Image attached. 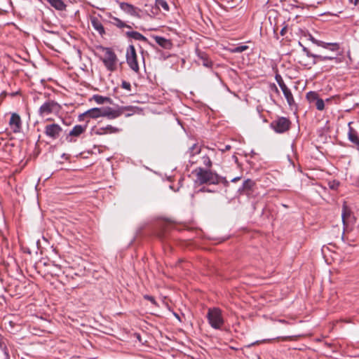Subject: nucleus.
<instances>
[{
	"label": "nucleus",
	"mask_w": 359,
	"mask_h": 359,
	"mask_svg": "<svg viewBox=\"0 0 359 359\" xmlns=\"http://www.w3.org/2000/svg\"><path fill=\"white\" fill-rule=\"evenodd\" d=\"M193 174L196 176V182L199 184H217L220 182H226L224 178L210 170L197 168L193 171Z\"/></svg>",
	"instance_id": "f257e3e1"
},
{
	"label": "nucleus",
	"mask_w": 359,
	"mask_h": 359,
	"mask_svg": "<svg viewBox=\"0 0 359 359\" xmlns=\"http://www.w3.org/2000/svg\"><path fill=\"white\" fill-rule=\"evenodd\" d=\"M101 60L107 70L114 72L117 69L118 58L115 53L109 48H101Z\"/></svg>",
	"instance_id": "f03ea898"
},
{
	"label": "nucleus",
	"mask_w": 359,
	"mask_h": 359,
	"mask_svg": "<svg viewBox=\"0 0 359 359\" xmlns=\"http://www.w3.org/2000/svg\"><path fill=\"white\" fill-rule=\"evenodd\" d=\"M207 318L210 326L216 330L222 329L224 324L222 311L218 308L209 309Z\"/></svg>",
	"instance_id": "7ed1b4c3"
},
{
	"label": "nucleus",
	"mask_w": 359,
	"mask_h": 359,
	"mask_svg": "<svg viewBox=\"0 0 359 359\" xmlns=\"http://www.w3.org/2000/svg\"><path fill=\"white\" fill-rule=\"evenodd\" d=\"M126 62L130 68L137 73L140 70L137 55L133 45H130L126 50Z\"/></svg>",
	"instance_id": "20e7f679"
},
{
	"label": "nucleus",
	"mask_w": 359,
	"mask_h": 359,
	"mask_svg": "<svg viewBox=\"0 0 359 359\" xmlns=\"http://www.w3.org/2000/svg\"><path fill=\"white\" fill-rule=\"evenodd\" d=\"M291 121L285 117H278L273 120L271 124V128L277 133H283L290 128Z\"/></svg>",
	"instance_id": "39448f33"
},
{
	"label": "nucleus",
	"mask_w": 359,
	"mask_h": 359,
	"mask_svg": "<svg viewBox=\"0 0 359 359\" xmlns=\"http://www.w3.org/2000/svg\"><path fill=\"white\" fill-rule=\"evenodd\" d=\"M60 109V106L53 100H48L44 102L39 109V114L44 117L50 114L57 113Z\"/></svg>",
	"instance_id": "423d86ee"
},
{
	"label": "nucleus",
	"mask_w": 359,
	"mask_h": 359,
	"mask_svg": "<svg viewBox=\"0 0 359 359\" xmlns=\"http://www.w3.org/2000/svg\"><path fill=\"white\" fill-rule=\"evenodd\" d=\"M62 133V128L57 123H48L45 126L43 133L53 140L60 137Z\"/></svg>",
	"instance_id": "0eeeda50"
},
{
	"label": "nucleus",
	"mask_w": 359,
	"mask_h": 359,
	"mask_svg": "<svg viewBox=\"0 0 359 359\" xmlns=\"http://www.w3.org/2000/svg\"><path fill=\"white\" fill-rule=\"evenodd\" d=\"M101 116L107 117L109 119L116 118L122 115L125 110H130L129 108H121L118 109H114L111 107H100Z\"/></svg>",
	"instance_id": "6e6552de"
},
{
	"label": "nucleus",
	"mask_w": 359,
	"mask_h": 359,
	"mask_svg": "<svg viewBox=\"0 0 359 359\" xmlns=\"http://www.w3.org/2000/svg\"><path fill=\"white\" fill-rule=\"evenodd\" d=\"M9 126L13 133H19L22 128V121L19 114L13 113L11 114Z\"/></svg>",
	"instance_id": "1a4fd4ad"
},
{
	"label": "nucleus",
	"mask_w": 359,
	"mask_h": 359,
	"mask_svg": "<svg viewBox=\"0 0 359 359\" xmlns=\"http://www.w3.org/2000/svg\"><path fill=\"white\" fill-rule=\"evenodd\" d=\"M120 129L114 127L111 125H107L105 127H100L93 130L94 133L97 135H104L108 134L118 133L120 132Z\"/></svg>",
	"instance_id": "9d476101"
},
{
	"label": "nucleus",
	"mask_w": 359,
	"mask_h": 359,
	"mask_svg": "<svg viewBox=\"0 0 359 359\" xmlns=\"http://www.w3.org/2000/svg\"><path fill=\"white\" fill-rule=\"evenodd\" d=\"M311 40L313 43H315L318 46L329 49L332 51H337L339 49V45L337 43H326L323 41L317 40L313 37H312Z\"/></svg>",
	"instance_id": "9b49d317"
},
{
	"label": "nucleus",
	"mask_w": 359,
	"mask_h": 359,
	"mask_svg": "<svg viewBox=\"0 0 359 359\" xmlns=\"http://www.w3.org/2000/svg\"><path fill=\"white\" fill-rule=\"evenodd\" d=\"M90 23L92 27L96 30L101 36L105 34V30L101 20L95 16L90 18Z\"/></svg>",
	"instance_id": "f8f14e48"
},
{
	"label": "nucleus",
	"mask_w": 359,
	"mask_h": 359,
	"mask_svg": "<svg viewBox=\"0 0 359 359\" xmlns=\"http://www.w3.org/2000/svg\"><path fill=\"white\" fill-rule=\"evenodd\" d=\"M154 39L158 45H159L161 47L165 49L170 50L172 47V43L171 42V41L164 37L156 36H154Z\"/></svg>",
	"instance_id": "ddd939ff"
},
{
	"label": "nucleus",
	"mask_w": 359,
	"mask_h": 359,
	"mask_svg": "<svg viewBox=\"0 0 359 359\" xmlns=\"http://www.w3.org/2000/svg\"><path fill=\"white\" fill-rule=\"evenodd\" d=\"M161 9H163L165 12H168L170 11V7L166 1L156 0L155 8H152L151 12L153 13H157V11Z\"/></svg>",
	"instance_id": "4468645a"
},
{
	"label": "nucleus",
	"mask_w": 359,
	"mask_h": 359,
	"mask_svg": "<svg viewBox=\"0 0 359 359\" xmlns=\"http://www.w3.org/2000/svg\"><path fill=\"white\" fill-rule=\"evenodd\" d=\"M351 123L350 122L348 123V140L353 142V144H356L357 146H359V137L358 136V133L355 129H353L351 126Z\"/></svg>",
	"instance_id": "2eb2a0df"
},
{
	"label": "nucleus",
	"mask_w": 359,
	"mask_h": 359,
	"mask_svg": "<svg viewBox=\"0 0 359 359\" xmlns=\"http://www.w3.org/2000/svg\"><path fill=\"white\" fill-rule=\"evenodd\" d=\"M196 51L198 57L202 60L203 65L207 67H210L212 63L209 60L208 55L205 52L201 51L198 49H197Z\"/></svg>",
	"instance_id": "dca6fc26"
},
{
	"label": "nucleus",
	"mask_w": 359,
	"mask_h": 359,
	"mask_svg": "<svg viewBox=\"0 0 359 359\" xmlns=\"http://www.w3.org/2000/svg\"><path fill=\"white\" fill-rule=\"evenodd\" d=\"M52 7L57 11H65L66 5L62 0H46Z\"/></svg>",
	"instance_id": "f3484780"
},
{
	"label": "nucleus",
	"mask_w": 359,
	"mask_h": 359,
	"mask_svg": "<svg viewBox=\"0 0 359 359\" xmlns=\"http://www.w3.org/2000/svg\"><path fill=\"white\" fill-rule=\"evenodd\" d=\"M86 130V127L81 126V125H76L75 126L72 130L69 133V137H77L80 136L83 133H84Z\"/></svg>",
	"instance_id": "a211bd4d"
},
{
	"label": "nucleus",
	"mask_w": 359,
	"mask_h": 359,
	"mask_svg": "<svg viewBox=\"0 0 359 359\" xmlns=\"http://www.w3.org/2000/svg\"><path fill=\"white\" fill-rule=\"evenodd\" d=\"M120 8L122 11H123L124 12H126L127 13L130 14L131 15H135L137 13L136 8L130 4L124 3V2L121 3Z\"/></svg>",
	"instance_id": "6ab92c4d"
},
{
	"label": "nucleus",
	"mask_w": 359,
	"mask_h": 359,
	"mask_svg": "<svg viewBox=\"0 0 359 359\" xmlns=\"http://www.w3.org/2000/svg\"><path fill=\"white\" fill-rule=\"evenodd\" d=\"M325 60H334L337 63L340 62V60L337 57L323 56L320 55H316V56H314V60L312 61L311 65H315L318 62Z\"/></svg>",
	"instance_id": "aec40b11"
},
{
	"label": "nucleus",
	"mask_w": 359,
	"mask_h": 359,
	"mask_svg": "<svg viewBox=\"0 0 359 359\" xmlns=\"http://www.w3.org/2000/svg\"><path fill=\"white\" fill-rule=\"evenodd\" d=\"M351 215V210L347 207L346 204L343 205L341 218L344 226L348 225V219Z\"/></svg>",
	"instance_id": "412c9836"
},
{
	"label": "nucleus",
	"mask_w": 359,
	"mask_h": 359,
	"mask_svg": "<svg viewBox=\"0 0 359 359\" xmlns=\"http://www.w3.org/2000/svg\"><path fill=\"white\" fill-rule=\"evenodd\" d=\"M83 115L87 116L92 118H97L99 117H102L100 108L98 107L90 109L86 111Z\"/></svg>",
	"instance_id": "4be33fe9"
},
{
	"label": "nucleus",
	"mask_w": 359,
	"mask_h": 359,
	"mask_svg": "<svg viewBox=\"0 0 359 359\" xmlns=\"http://www.w3.org/2000/svg\"><path fill=\"white\" fill-rule=\"evenodd\" d=\"M283 95L290 106H292L294 104V100L292 94L291 90L287 87L281 89Z\"/></svg>",
	"instance_id": "5701e85b"
},
{
	"label": "nucleus",
	"mask_w": 359,
	"mask_h": 359,
	"mask_svg": "<svg viewBox=\"0 0 359 359\" xmlns=\"http://www.w3.org/2000/svg\"><path fill=\"white\" fill-rule=\"evenodd\" d=\"M127 36L137 41H146L147 38L137 32H128Z\"/></svg>",
	"instance_id": "b1692460"
},
{
	"label": "nucleus",
	"mask_w": 359,
	"mask_h": 359,
	"mask_svg": "<svg viewBox=\"0 0 359 359\" xmlns=\"http://www.w3.org/2000/svg\"><path fill=\"white\" fill-rule=\"evenodd\" d=\"M93 99L98 104H102L105 102H111V98L99 95H93Z\"/></svg>",
	"instance_id": "393cba45"
},
{
	"label": "nucleus",
	"mask_w": 359,
	"mask_h": 359,
	"mask_svg": "<svg viewBox=\"0 0 359 359\" xmlns=\"http://www.w3.org/2000/svg\"><path fill=\"white\" fill-rule=\"evenodd\" d=\"M306 99L310 103L314 104L319 99V95L315 91H310L306 94Z\"/></svg>",
	"instance_id": "a878e982"
},
{
	"label": "nucleus",
	"mask_w": 359,
	"mask_h": 359,
	"mask_svg": "<svg viewBox=\"0 0 359 359\" xmlns=\"http://www.w3.org/2000/svg\"><path fill=\"white\" fill-rule=\"evenodd\" d=\"M113 24L118 28L128 27L131 28L130 26L126 25L124 22L118 19V18L113 17Z\"/></svg>",
	"instance_id": "bb28decb"
},
{
	"label": "nucleus",
	"mask_w": 359,
	"mask_h": 359,
	"mask_svg": "<svg viewBox=\"0 0 359 359\" xmlns=\"http://www.w3.org/2000/svg\"><path fill=\"white\" fill-rule=\"evenodd\" d=\"M314 104L319 111H323L325 109V102L320 97L314 102Z\"/></svg>",
	"instance_id": "cd10ccee"
},
{
	"label": "nucleus",
	"mask_w": 359,
	"mask_h": 359,
	"mask_svg": "<svg viewBox=\"0 0 359 359\" xmlns=\"http://www.w3.org/2000/svg\"><path fill=\"white\" fill-rule=\"evenodd\" d=\"M202 162L203 165L208 168H210L212 166V161L208 156H204L202 157Z\"/></svg>",
	"instance_id": "c85d7f7f"
},
{
	"label": "nucleus",
	"mask_w": 359,
	"mask_h": 359,
	"mask_svg": "<svg viewBox=\"0 0 359 359\" xmlns=\"http://www.w3.org/2000/svg\"><path fill=\"white\" fill-rule=\"evenodd\" d=\"M276 80L277 83H278V85H279V86H280V88L281 89L285 88V87H287V86L284 83L282 77L280 75H276Z\"/></svg>",
	"instance_id": "c756f323"
},
{
	"label": "nucleus",
	"mask_w": 359,
	"mask_h": 359,
	"mask_svg": "<svg viewBox=\"0 0 359 359\" xmlns=\"http://www.w3.org/2000/svg\"><path fill=\"white\" fill-rule=\"evenodd\" d=\"M276 80L277 83H278V85H279V86H280V88L281 89L285 88V87H287V86L284 83L282 77L280 75H276Z\"/></svg>",
	"instance_id": "7c9ffc66"
},
{
	"label": "nucleus",
	"mask_w": 359,
	"mask_h": 359,
	"mask_svg": "<svg viewBox=\"0 0 359 359\" xmlns=\"http://www.w3.org/2000/svg\"><path fill=\"white\" fill-rule=\"evenodd\" d=\"M253 184H254V183L252 180H247L243 183V189H250Z\"/></svg>",
	"instance_id": "2f4dec72"
},
{
	"label": "nucleus",
	"mask_w": 359,
	"mask_h": 359,
	"mask_svg": "<svg viewBox=\"0 0 359 359\" xmlns=\"http://www.w3.org/2000/svg\"><path fill=\"white\" fill-rule=\"evenodd\" d=\"M292 339L291 337H278L276 339H265L263 340L262 342H266V341H271L273 340H277V341H288Z\"/></svg>",
	"instance_id": "473e14b6"
},
{
	"label": "nucleus",
	"mask_w": 359,
	"mask_h": 359,
	"mask_svg": "<svg viewBox=\"0 0 359 359\" xmlns=\"http://www.w3.org/2000/svg\"><path fill=\"white\" fill-rule=\"evenodd\" d=\"M248 48V46H239L236 47L233 50V53H242Z\"/></svg>",
	"instance_id": "72a5a7b5"
},
{
	"label": "nucleus",
	"mask_w": 359,
	"mask_h": 359,
	"mask_svg": "<svg viewBox=\"0 0 359 359\" xmlns=\"http://www.w3.org/2000/svg\"><path fill=\"white\" fill-rule=\"evenodd\" d=\"M302 50L305 53L307 57H312L314 60V56L316 55L311 53L307 48L303 46Z\"/></svg>",
	"instance_id": "f704fd0d"
},
{
	"label": "nucleus",
	"mask_w": 359,
	"mask_h": 359,
	"mask_svg": "<svg viewBox=\"0 0 359 359\" xmlns=\"http://www.w3.org/2000/svg\"><path fill=\"white\" fill-rule=\"evenodd\" d=\"M121 87L124 89H126L128 90H130L131 85L129 82H127L126 81H123L121 83Z\"/></svg>",
	"instance_id": "c9c22d12"
},
{
	"label": "nucleus",
	"mask_w": 359,
	"mask_h": 359,
	"mask_svg": "<svg viewBox=\"0 0 359 359\" xmlns=\"http://www.w3.org/2000/svg\"><path fill=\"white\" fill-rule=\"evenodd\" d=\"M144 298L145 299H147V300L150 301L153 304H155V305L156 304V300H155L154 297L149 296V295H144Z\"/></svg>",
	"instance_id": "e433bc0d"
},
{
	"label": "nucleus",
	"mask_w": 359,
	"mask_h": 359,
	"mask_svg": "<svg viewBox=\"0 0 359 359\" xmlns=\"http://www.w3.org/2000/svg\"><path fill=\"white\" fill-rule=\"evenodd\" d=\"M299 62L302 65H303V66H304V67H308V68H311V65H311V63H307V62H306V60H304V61H303V60H299Z\"/></svg>",
	"instance_id": "4c0bfd02"
},
{
	"label": "nucleus",
	"mask_w": 359,
	"mask_h": 359,
	"mask_svg": "<svg viewBox=\"0 0 359 359\" xmlns=\"http://www.w3.org/2000/svg\"><path fill=\"white\" fill-rule=\"evenodd\" d=\"M286 32H287V27H283V28L280 30V35H281V36H284V35L285 34Z\"/></svg>",
	"instance_id": "58836bf2"
},
{
	"label": "nucleus",
	"mask_w": 359,
	"mask_h": 359,
	"mask_svg": "<svg viewBox=\"0 0 359 359\" xmlns=\"http://www.w3.org/2000/svg\"><path fill=\"white\" fill-rule=\"evenodd\" d=\"M0 348L3 351H4L6 348L4 343L1 341H0Z\"/></svg>",
	"instance_id": "ea45409f"
},
{
	"label": "nucleus",
	"mask_w": 359,
	"mask_h": 359,
	"mask_svg": "<svg viewBox=\"0 0 359 359\" xmlns=\"http://www.w3.org/2000/svg\"><path fill=\"white\" fill-rule=\"evenodd\" d=\"M196 149V152H198V151H198V147L196 146V144H194V145L193 146V147H192V149H193V150H194V149Z\"/></svg>",
	"instance_id": "a19ab883"
},
{
	"label": "nucleus",
	"mask_w": 359,
	"mask_h": 359,
	"mask_svg": "<svg viewBox=\"0 0 359 359\" xmlns=\"http://www.w3.org/2000/svg\"><path fill=\"white\" fill-rule=\"evenodd\" d=\"M351 1H353L354 4L355 5H357L358 3L359 2V0H351Z\"/></svg>",
	"instance_id": "79ce46f5"
},
{
	"label": "nucleus",
	"mask_w": 359,
	"mask_h": 359,
	"mask_svg": "<svg viewBox=\"0 0 359 359\" xmlns=\"http://www.w3.org/2000/svg\"><path fill=\"white\" fill-rule=\"evenodd\" d=\"M240 178L239 177H236V178H233L231 181L232 182H236L237 180H238Z\"/></svg>",
	"instance_id": "37998d69"
},
{
	"label": "nucleus",
	"mask_w": 359,
	"mask_h": 359,
	"mask_svg": "<svg viewBox=\"0 0 359 359\" xmlns=\"http://www.w3.org/2000/svg\"><path fill=\"white\" fill-rule=\"evenodd\" d=\"M273 86L275 88V90L277 93H278V89L277 88V87L276 86V85L273 84Z\"/></svg>",
	"instance_id": "c03bdc74"
}]
</instances>
